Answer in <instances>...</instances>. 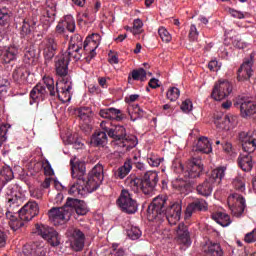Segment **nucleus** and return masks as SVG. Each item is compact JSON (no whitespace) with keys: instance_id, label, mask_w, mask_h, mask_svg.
Segmentation results:
<instances>
[{"instance_id":"obj_63","label":"nucleus","mask_w":256,"mask_h":256,"mask_svg":"<svg viewBox=\"0 0 256 256\" xmlns=\"http://www.w3.org/2000/svg\"><path fill=\"white\" fill-rule=\"evenodd\" d=\"M230 15H232V17H234L235 19H243L245 17V15L237 10H230Z\"/></svg>"},{"instance_id":"obj_36","label":"nucleus","mask_w":256,"mask_h":256,"mask_svg":"<svg viewBox=\"0 0 256 256\" xmlns=\"http://www.w3.org/2000/svg\"><path fill=\"white\" fill-rule=\"evenodd\" d=\"M172 185L181 195H189L191 193V185L183 179L174 180Z\"/></svg>"},{"instance_id":"obj_39","label":"nucleus","mask_w":256,"mask_h":256,"mask_svg":"<svg viewBox=\"0 0 256 256\" xmlns=\"http://www.w3.org/2000/svg\"><path fill=\"white\" fill-rule=\"evenodd\" d=\"M221 146L228 159H235V157H237V152L233 149V144H231V142H222Z\"/></svg>"},{"instance_id":"obj_45","label":"nucleus","mask_w":256,"mask_h":256,"mask_svg":"<svg viewBox=\"0 0 256 256\" xmlns=\"http://www.w3.org/2000/svg\"><path fill=\"white\" fill-rule=\"evenodd\" d=\"M30 255L45 256L47 255V250L45 249L43 244H34L31 248Z\"/></svg>"},{"instance_id":"obj_53","label":"nucleus","mask_w":256,"mask_h":256,"mask_svg":"<svg viewBox=\"0 0 256 256\" xmlns=\"http://www.w3.org/2000/svg\"><path fill=\"white\" fill-rule=\"evenodd\" d=\"M9 12L7 10H0V27H4V25H7L9 23L10 19Z\"/></svg>"},{"instance_id":"obj_8","label":"nucleus","mask_w":256,"mask_h":256,"mask_svg":"<svg viewBox=\"0 0 256 256\" xmlns=\"http://www.w3.org/2000/svg\"><path fill=\"white\" fill-rule=\"evenodd\" d=\"M117 205L123 211V213H128V215H133L137 213L139 209V204H137V200L133 199L131 192L129 190L123 189L118 200Z\"/></svg>"},{"instance_id":"obj_29","label":"nucleus","mask_w":256,"mask_h":256,"mask_svg":"<svg viewBox=\"0 0 256 256\" xmlns=\"http://www.w3.org/2000/svg\"><path fill=\"white\" fill-rule=\"evenodd\" d=\"M213 221L221 225V227H229L233 221L231 220V216L227 214L225 211H216L211 214Z\"/></svg>"},{"instance_id":"obj_35","label":"nucleus","mask_w":256,"mask_h":256,"mask_svg":"<svg viewBox=\"0 0 256 256\" xmlns=\"http://www.w3.org/2000/svg\"><path fill=\"white\" fill-rule=\"evenodd\" d=\"M83 50V46L79 44H73L70 42V45L68 47V54L67 55L68 59H74L76 61H79L81 59V51Z\"/></svg>"},{"instance_id":"obj_61","label":"nucleus","mask_w":256,"mask_h":256,"mask_svg":"<svg viewBox=\"0 0 256 256\" xmlns=\"http://www.w3.org/2000/svg\"><path fill=\"white\" fill-rule=\"evenodd\" d=\"M30 195L34 199H41V197H43V190L36 188V189L30 191Z\"/></svg>"},{"instance_id":"obj_7","label":"nucleus","mask_w":256,"mask_h":256,"mask_svg":"<svg viewBox=\"0 0 256 256\" xmlns=\"http://www.w3.org/2000/svg\"><path fill=\"white\" fill-rule=\"evenodd\" d=\"M227 168L219 167L212 171L210 177L196 187L198 195L202 197H211L213 188L215 185H219L225 177V171Z\"/></svg>"},{"instance_id":"obj_60","label":"nucleus","mask_w":256,"mask_h":256,"mask_svg":"<svg viewBox=\"0 0 256 256\" xmlns=\"http://www.w3.org/2000/svg\"><path fill=\"white\" fill-rule=\"evenodd\" d=\"M70 43H73L74 45L83 46V37H81V35L79 34H76L71 37Z\"/></svg>"},{"instance_id":"obj_30","label":"nucleus","mask_w":256,"mask_h":256,"mask_svg":"<svg viewBox=\"0 0 256 256\" xmlns=\"http://www.w3.org/2000/svg\"><path fill=\"white\" fill-rule=\"evenodd\" d=\"M131 169H133V162L131 159H127L123 166L119 167L115 172L116 179H125L129 173H131Z\"/></svg>"},{"instance_id":"obj_18","label":"nucleus","mask_w":256,"mask_h":256,"mask_svg":"<svg viewBox=\"0 0 256 256\" xmlns=\"http://www.w3.org/2000/svg\"><path fill=\"white\" fill-rule=\"evenodd\" d=\"M159 183V174L157 171H147L142 177V186H144V195H151Z\"/></svg>"},{"instance_id":"obj_40","label":"nucleus","mask_w":256,"mask_h":256,"mask_svg":"<svg viewBox=\"0 0 256 256\" xmlns=\"http://www.w3.org/2000/svg\"><path fill=\"white\" fill-rule=\"evenodd\" d=\"M13 177V170L9 166L2 168V170L0 171V181L9 183V181H11Z\"/></svg>"},{"instance_id":"obj_11","label":"nucleus","mask_w":256,"mask_h":256,"mask_svg":"<svg viewBox=\"0 0 256 256\" xmlns=\"http://www.w3.org/2000/svg\"><path fill=\"white\" fill-rule=\"evenodd\" d=\"M71 89H73L71 78L58 79L54 97H57L62 103H70Z\"/></svg>"},{"instance_id":"obj_57","label":"nucleus","mask_w":256,"mask_h":256,"mask_svg":"<svg viewBox=\"0 0 256 256\" xmlns=\"http://www.w3.org/2000/svg\"><path fill=\"white\" fill-rule=\"evenodd\" d=\"M42 167L44 168L45 175H47L48 177H51V175L55 173L53 171V167L51 166V163H49V160H46L45 162H43Z\"/></svg>"},{"instance_id":"obj_14","label":"nucleus","mask_w":256,"mask_h":256,"mask_svg":"<svg viewBox=\"0 0 256 256\" xmlns=\"http://www.w3.org/2000/svg\"><path fill=\"white\" fill-rule=\"evenodd\" d=\"M228 205L230 207L233 217H243L245 207H247L245 198L240 194H232L228 198Z\"/></svg>"},{"instance_id":"obj_19","label":"nucleus","mask_w":256,"mask_h":256,"mask_svg":"<svg viewBox=\"0 0 256 256\" xmlns=\"http://www.w3.org/2000/svg\"><path fill=\"white\" fill-rule=\"evenodd\" d=\"M55 69L56 74L59 79H71V77L68 75L69 73V56L65 54H61L56 57L55 61Z\"/></svg>"},{"instance_id":"obj_15","label":"nucleus","mask_w":256,"mask_h":256,"mask_svg":"<svg viewBox=\"0 0 256 256\" xmlns=\"http://www.w3.org/2000/svg\"><path fill=\"white\" fill-rule=\"evenodd\" d=\"M236 107H239L242 117H252L256 114V101L253 98L241 96L236 101Z\"/></svg>"},{"instance_id":"obj_22","label":"nucleus","mask_w":256,"mask_h":256,"mask_svg":"<svg viewBox=\"0 0 256 256\" xmlns=\"http://www.w3.org/2000/svg\"><path fill=\"white\" fill-rule=\"evenodd\" d=\"M207 209H209L207 201L203 198H197L186 207L184 218L191 219L196 211H207Z\"/></svg>"},{"instance_id":"obj_32","label":"nucleus","mask_w":256,"mask_h":256,"mask_svg":"<svg viewBox=\"0 0 256 256\" xmlns=\"http://www.w3.org/2000/svg\"><path fill=\"white\" fill-rule=\"evenodd\" d=\"M196 151H199L200 153H211L213 151V147L211 146V142L209 141V138L202 136L198 139V142L196 144Z\"/></svg>"},{"instance_id":"obj_52","label":"nucleus","mask_w":256,"mask_h":256,"mask_svg":"<svg viewBox=\"0 0 256 256\" xmlns=\"http://www.w3.org/2000/svg\"><path fill=\"white\" fill-rule=\"evenodd\" d=\"M35 61V50H27L24 54V63L31 65Z\"/></svg>"},{"instance_id":"obj_37","label":"nucleus","mask_w":256,"mask_h":256,"mask_svg":"<svg viewBox=\"0 0 256 256\" xmlns=\"http://www.w3.org/2000/svg\"><path fill=\"white\" fill-rule=\"evenodd\" d=\"M205 252L208 256H223V250L218 243L210 242L206 245Z\"/></svg>"},{"instance_id":"obj_24","label":"nucleus","mask_w":256,"mask_h":256,"mask_svg":"<svg viewBox=\"0 0 256 256\" xmlns=\"http://www.w3.org/2000/svg\"><path fill=\"white\" fill-rule=\"evenodd\" d=\"M58 42L55 37L46 38L42 44L41 48L43 49L44 58L46 61H51L53 57H55V51H57Z\"/></svg>"},{"instance_id":"obj_46","label":"nucleus","mask_w":256,"mask_h":256,"mask_svg":"<svg viewBox=\"0 0 256 256\" xmlns=\"http://www.w3.org/2000/svg\"><path fill=\"white\" fill-rule=\"evenodd\" d=\"M181 95V91L177 87H171L166 94L167 99L170 101H177L179 96Z\"/></svg>"},{"instance_id":"obj_4","label":"nucleus","mask_w":256,"mask_h":256,"mask_svg":"<svg viewBox=\"0 0 256 256\" xmlns=\"http://www.w3.org/2000/svg\"><path fill=\"white\" fill-rule=\"evenodd\" d=\"M239 139L242 143L243 152L238 157V165L242 171L249 172L253 169L251 153L256 149V132H241Z\"/></svg>"},{"instance_id":"obj_56","label":"nucleus","mask_w":256,"mask_h":256,"mask_svg":"<svg viewBox=\"0 0 256 256\" xmlns=\"http://www.w3.org/2000/svg\"><path fill=\"white\" fill-rule=\"evenodd\" d=\"M181 110L183 113H190V111H193V102L191 100H185L182 102Z\"/></svg>"},{"instance_id":"obj_41","label":"nucleus","mask_w":256,"mask_h":256,"mask_svg":"<svg viewBox=\"0 0 256 256\" xmlns=\"http://www.w3.org/2000/svg\"><path fill=\"white\" fill-rule=\"evenodd\" d=\"M62 22L64 23V26L66 27L67 31H69L70 33H75V18H73L72 15H66Z\"/></svg>"},{"instance_id":"obj_10","label":"nucleus","mask_w":256,"mask_h":256,"mask_svg":"<svg viewBox=\"0 0 256 256\" xmlns=\"http://www.w3.org/2000/svg\"><path fill=\"white\" fill-rule=\"evenodd\" d=\"M49 221L53 225H61L67 223L71 219V210L67 206V202L62 207H53L48 211Z\"/></svg>"},{"instance_id":"obj_31","label":"nucleus","mask_w":256,"mask_h":256,"mask_svg":"<svg viewBox=\"0 0 256 256\" xmlns=\"http://www.w3.org/2000/svg\"><path fill=\"white\" fill-rule=\"evenodd\" d=\"M126 185L127 187H130L134 193H139V191H142L144 193L145 187L143 186V180L139 179L137 177H128L126 179Z\"/></svg>"},{"instance_id":"obj_49","label":"nucleus","mask_w":256,"mask_h":256,"mask_svg":"<svg viewBox=\"0 0 256 256\" xmlns=\"http://www.w3.org/2000/svg\"><path fill=\"white\" fill-rule=\"evenodd\" d=\"M128 113L130 115L131 121H137V117L139 116H136L133 118V113H135L136 115H140V113H143V110H141V108L139 107V104L130 105L128 108Z\"/></svg>"},{"instance_id":"obj_44","label":"nucleus","mask_w":256,"mask_h":256,"mask_svg":"<svg viewBox=\"0 0 256 256\" xmlns=\"http://www.w3.org/2000/svg\"><path fill=\"white\" fill-rule=\"evenodd\" d=\"M158 35L164 43H171V39H173L171 33H169V31L166 30L165 27H160L158 29Z\"/></svg>"},{"instance_id":"obj_17","label":"nucleus","mask_w":256,"mask_h":256,"mask_svg":"<svg viewBox=\"0 0 256 256\" xmlns=\"http://www.w3.org/2000/svg\"><path fill=\"white\" fill-rule=\"evenodd\" d=\"M255 63V56L251 54L249 57L244 58L243 63L238 69V80L247 81L253 77V64Z\"/></svg>"},{"instance_id":"obj_34","label":"nucleus","mask_w":256,"mask_h":256,"mask_svg":"<svg viewBox=\"0 0 256 256\" xmlns=\"http://www.w3.org/2000/svg\"><path fill=\"white\" fill-rule=\"evenodd\" d=\"M12 77L16 83H25L29 77V70L21 66L14 70Z\"/></svg>"},{"instance_id":"obj_23","label":"nucleus","mask_w":256,"mask_h":256,"mask_svg":"<svg viewBox=\"0 0 256 256\" xmlns=\"http://www.w3.org/2000/svg\"><path fill=\"white\" fill-rule=\"evenodd\" d=\"M237 123H239V117L233 114H228L221 119L215 120L217 129H222L223 131H231V129H235Z\"/></svg>"},{"instance_id":"obj_25","label":"nucleus","mask_w":256,"mask_h":256,"mask_svg":"<svg viewBox=\"0 0 256 256\" xmlns=\"http://www.w3.org/2000/svg\"><path fill=\"white\" fill-rule=\"evenodd\" d=\"M19 55V48L15 45L4 46L0 49V59L5 63L16 61Z\"/></svg>"},{"instance_id":"obj_58","label":"nucleus","mask_w":256,"mask_h":256,"mask_svg":"<svg viewBox=\"0 0 256 256\" xmlns=\"http://www.w3.org/2000/svg\"><path fill=\"white\" fill-rule=\"evenodd\" d=\"M244 241H245V243H255V241H256V229L247 233L244 237Z\"/></svg>"},{"instance_id":"obj_59","label":"nucleus","mask_w":256,"mask_h":256,"mask_svg":"<svg viewBox=\"0 0 256 256\" xmlns=\"http://www.w3.org/2000/svg\"><path fill=\"white\" fill-rule=\"evenodd\" d=\"M68 145H73L74 149H83V142L76 140L75 142H73V140H71V136H68V140L67 142H65Z\"/></svg>"},{"instance_id":"obj_9","label":"nucleus","mask_w":256,"mask_h":256,"mask_svg":"<svg viewBox=\"0 0 256 256\" xmlns=\"http://www.w3.org/2000/svg\"><path fill=\"white\" fill-rule=\"evenodd\" d=\"M34 233L42 237V239H45L52 247H57L61 244L57 230L45 224H36Z\"/></svg>"},{"instance_id":"obj_5","label":"nucleus","mask_w":256,"mask_h":256,"mask_svg":"<svg viewBox=\"0 0 256 256\" xmlns=\"http://www.w3.org/2000/svg\"><path fill=\"white\" fill-rule=\"evenodd\" d=\"M108 136L112 140L113 147L122 149V151H131L134 147H137V137L133 135L127 136V130L124 126L118 125L108 130Z\"/></svg>"},{"instance_id":"obj_33","label":"nucleus","mask_w":256,"mask_h":256,"mask_svg":"<svg viewBox=\"0 0 256 256\" xmlns=\"http://www.w3.org/2000/svg\"><path fill=\"white\" fill-rule=\"evenodd\" d=\"M107 133L98 130L94 133L91 139V143L96 147H105L107 145Z\"/></svg>"},{"instance_id":"obj_54","label":"nucleus","mask_w":256,"mask_h":256,"mask_svg":"<svg viewBox=\"0 0 256 256\" xmlns=\"http://www.w3.org/2000/svg\"><path fill=\"white\" fill-rule=\"evenodd\" d=\"M233 185L237 191H240L241 193L245 192V180L243 178H236Z\"/></svg>"},{"instance_id":"obj_38","label":"nucleus","mask_w":256,"mask_h":256,"mask_svg":"<svg viewBox=\"0 0 256 256\" xmlns=\"http://www.w3.org/2000/svg\"><path fill=\"white\" fill-rule=\"evenodd\" d=\"M76 113L81 121H84V123H89L91 121V114L93 111L89 107H80L76 110Z\"/></svg>"},{"instance_id":"obj_64","label":"nucleus","mask_w":256,"mask_h":256,"mask_svg":"<svg viewBox=\"0 0 256 256\" xmlns=\"http://www.w3.org/2000/svg\"><path fill=\"white\" fill-rule=\"evenodd\" d=\"M65 24L63 22V20L61 22H59L56 26V32L59 33V35H63V33H65Z\"/></svg>"},{"instance_id":"obj_62","label":"nucleus","mask_w":256,"mask_h":256,"mask_svg":"<svg viewBox=\"0 0 256 256\" xmlns=\"http://www.w3.org/2000/svg\"><path fill=\"white\" fill-rule=\"evenodd\" d=\"M117 247H119V245L118 244H113L112 245V249H113V254L115 255V256H123V255H125V251L123 250V248H119L118 250H117Z\"/></svg>"},{"instance_id":"obj_16","label":"nucleus","mask_w":256,"mask_h":256,"mask_svg":"<svg viewBox=\"0 0 256 256\" xmlns=\"http://www.w3.org/2000/svg\"><path fill=\"white\" fill-rule=\"evenodd\" d=\"M16 213H18V216L23 221L29 223V221L39 215V204L35 201H29L22 208H19L18 206V211H16Z\"/></svg>"},{"instance_id":"obj_47","label":"nucleus","mask_w":256,"mask_h":256,"mask_svg":"<svg viewBox=\"0 0 256 256\" xmlns=\"http://www.w3.org/2000/svg\"><path fill=\"white\" fill-rule=\"evenodd\" d=\"M43 16L48 23H53L55 21V6L47 7L44 10Z\"/></svg>"},{"instance_id":"obj_2","label":"nucleus","mask_w":256,"mask_h":256,"mask_svg":"<svg viewBox=\"0 0 256 256\" xmlns=\"http://www.w3.org/2000/svg\"><path fill=\"white\" fill-rule=\"evenodd\" d=\"M181 202H173L167 207V197L157 196L148 206L149 221H163L167 219L169 225H177L181 219Z\"/></svg>"},{"instance_id":"obj_43","label":"nucleus","mask_w":256,"mask_h":256,"mask_svg":"<svg viewBox=\"0 0 256 256\" xmlns=\"http://www.w3.org/2000/svg\"><path fill=\"white\" fill-rule=\"evenodd\" d=\"M147 77V72L143 68H139L132 71V79L134 81H145Z\"/></svg>"},{"instance_id":"obj_26","label":"nucleus","mask_w":256,"mask_h":256,"mask_svg":"<svg viewBox=\"0 0 256 256\" xmlns=\"http://www.w3.org/2000/svg\"><path fill=\"white\" fill-rule=\"evenodd\" d=\"M177 242L183 247H191V236L189 235V229L185 224H179L177 228Z\"/></svg>"},{"instance_id":"obj_1","label":"nucleus","mask_w":256,"mask_h":256,"mask_svg":"<svg viewBox=\"0 0 256 256\" xmlns=\"http://www.w3.org/2000/svg\"><path fill=\"white\" fill-rule=\"evenodd\" d=\"M70 165L72 177L76 179V182L69 189L70 195H81V197H84V195L97 191L98 187L103 183V165H95L87 176H85V162H77L75 164L73 160H70Z\"/></svg>"},{"instance_id":"obj_13","label":"nucleus","mask_w":256,"mask_h":256,"mask_svg":"<svg viewBox=\"0 0 256 256\" xmlns=\"http://www.w3.org/2000/svg\"><path fill=\"white\" fill-rule=\"evenodd\" d=\"M232 91L233 85H231V82L227 80H219L214 85L211 97L214 101H223V99H226V97H229V95H231Z\"/></svg>"},{"instance_id":"obj_6","label":"nucleus","mask_w":256,"mask_h":256,"mask_svg":"<svg viewBox=\"0 0 256 256\" xmlns=\"http://www.w3.org/2000/svg\"><path fill=\"white\" fill-rule=\"evenodd\" d=\"M55 96V80L51 77H44L30 92V105L41 103L47 97Z\"/></svg>"},{"instance_id":"obj_20","label":"nucleus","mask_w":256,"mask_h":256,"mask_svg":"<svg viewBox=\"0 0 256 256\" xmlns=\"http://www.w3.org/2000/svg\"><path fill=\"white\" fill-rule=\"evenodd\" d=\"M203 171V163L201 158H193L186 165L185 177L188 179H197Z\"/></svg>"},{"instance_id":"obj_21","label":"nucleus","mask_w":256,"mask_h":256,"mask_svg":"<svg viewBox=\"0 0 256 256\" xmlns=\"http://www.w3.org/2000/svg\"><path fill=\"white\" fill-rule=\"evenodd\" d=\"M66 204L70 210V217L73 215V213H76L77 215H87V213H89V208H87L85 201L75 198H68Z\"/></svg>"},{"instance_id":"obj_55","label":"nucleus","mask_w":256,"mask_h":256,"mask_svg":"<svg viewBox=\"0 0 256 256\" xmlns=\"http://www.w3.org/2000/svg\"><path fill=\"white\" fill-rule=\"evenodd\" d=\"M189 39L191 41H197V39H199V31H197V26H195V24L190 26Z\"/></svg>"},{"instance_id":"obj_3","label":"nucleus","mask_w":256,"mask_h":256,"mask_svg":"<svg viewBox=\"0 0 256 256\" xmlns=\"http://www.w3.org/2000/svg\"><path fill=\"white\" fill-rule=\"evenodd\" d=\"M6 218L9 220L8 225L12 231H19L21 227L27 223L19 217V207L21 205V197L17 196V192L13 188H8L6 197Z\"/></svg>"},{"instance_id":"obj_42","label":"nucleus","mask_w":256,"mask_h":256,"mask_svg":"<svg viewBox=\"0 0 256 256\" xmlns=\"http://www.w3.org/2000/svg\"><path fill=\"white\" fill-rule=\"evenodd\" d=\"M163 158L155 154H149L147 157V163L150 167H159L163 163Z\"/></svg>"},{"instance_id":"obj_27","label":"nucleus","mask_w":256,"mask_h":256,"mask_svg":"<svg viewBox=\"0 0 256 256\" xmlns=\"http://www.w3.org/2000/svg\"><path fill=\"white\" fill-rule=\"evenodd\" d=\"M38 25H39V18L35 14H32L29 18L24 19L21 27L22 37L29 35L31 31H35Z\"/></svg>"},{"instance_id":"obj_28","label":"nucleus","mask_w":256,"mask_h":256,"mask_svg":"<svg viewBox=\"0 0 256 256\" xmlns=\"http://www.w3.org/2000/svg\"><path fill=\"white\" fill-rule=\"evenodd\" d=\"M99 115L103 119H109L110 121H123L124 119L121 110L113 107L100 110Z\"/></svg>"},{"instance_id":"obj_48","label":"nucleus","mask_w":256,"mask_h":256,"mask_svg":"<svg viewBox=\"0 0 256 256\" xmlns=\"http://www.w3.org/2000/svg\"><path fill=\"white\" fill-rule=\"evenodd\" d=\"M142 234L143 232H141V229L137 226H132L131 229L128 230V237H130L132 241H137Z\"/></svg>"},{"instance_id":"obj_12","label":"nucleus","mask_w":256,"mask_h":256,"mask_svg":"<svg viewBox=\"0 0 256 256\" xmlns=\"http://www.w3.org/2000/svg\"><path fill=\"white\" fill-rule=\"evenodd\" d=\"M66 236L69 239L70 247L74 251H83L85 247V233L79 228L70 227L67 229Z\"/></svg>"},{"instance_id":"obj_51","label":"nucleus","mask_w":256,"mask_h":256,"mask_svg":"<svg viewBox=\"0 0 256 256\" xmlns=\"http://www.w3.org/2000/svg\"><path fill=\"white\" fill-rule=\"evenodd\" d=\"M9 124H3L0 126V146L7 141V132L9 131Z\"/></svg>"},{"instance_id":"obj_50","label":"nucleus","mask_w":256,"mask_h":256,"mask_svg":"<svg viewBox=\"0 0 256 256\" xmlns=\"http://www.w3.org/2000/svg\"><path fill=\"white\" fill-rule=\"evenodd\" d=\"M133 35H139L141 29H143V21L141 19H135L132 28H128Z\"/></svg>"}]
</instances>
